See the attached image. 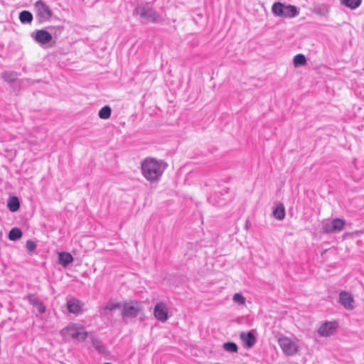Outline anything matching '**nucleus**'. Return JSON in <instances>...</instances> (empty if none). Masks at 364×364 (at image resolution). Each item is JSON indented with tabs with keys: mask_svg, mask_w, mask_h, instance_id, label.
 Instances as JSON below:
<instances>
[{
	"mask_svg": "<svg viewBox=\"0 0 364 364\" xmlns=\"http://www.w3.org/2000/svg\"><path fill=\"white\" fill-rule=\"evenodd\" d=\"M284 4L281 2H275L272 6V11L276 16L282 17L284 14Z\"/></svg>",
	"mask_w": 364,
	"mask_h": 364,
	"instance_id": "nucleus-22",
	"label": "nucleus"
},
{
	"mask_svg": "<svg viewBox=\"0 0 364 364\" xmlns=\"http://www.w3.org/2000/svg\"><path fill=\"white\" fill-rule=\"evenodd\" d=\"M306 63V58L304 54L299 53L296 55L293 59V64L294 67H300Z\"/></svg>",
	"mask_w": 364,
	"mask_h": 364,
	"instance_id": "nucleus-27",
	"label": "nucleus"
},
{
	"mask_svg": "<svg viewBox=\"0 0 364 364\" xmlns=\"http://www.w3.org/2000/svg\"><path fill=\"white\" fill-rule=\"evenodd\" d=\"M240 338L246 348H252L257 342L256 336L252 331L240 333Z\"/></svg>",
	"mask_w": 364,
	"mask_h": 364,
	"instance_id": "nucleus-11",
	"label": "nucleus"
},
{
	"mask_svg": "<svg viewBox=\"0 0 364 364\" xmlns=\"http://www.w3.org/2000/svg\"><path fill=\"white\" fill-rule=\"evenodd\" d=\"M338 302L346 310L351 311L355 308V300L352 294L346 291L339 293Z\"/></svg>",
	"mask_w": 364,
	"mask_h": 364,
	"instance_id": "nucleus-8",
	"label": "nucleus"
},
{
	"mask_svg": "<svg viewBox=\"0 0 364 364\" xmlns=\"http://www.w3.org/2000/svg\"><path fill=\"white\" fill-rule=\"evenodd\" d=\"M228 188H226L225 193H228Z\"/></svg>",
	"mask_w": 364,
	"mask_h": 364,
	"instance_id": "nucleus-32",
	"label": "nucleus"
},
{
	"mask_svg": "<svg viewBox=\"0 0 364 364\" xmlns=\"http://www.w3.org/2000/svg\"><path fill=\"white\" fill-rule=\"evenodd\" d=\"M278 344L283 353L289 356L294 355L299 351V344L297 341L286 336H281L278 338Z\"/></svg>",
	"mask_w": 364,
	"mask_h": 364,
	"instance_id": "nucleus-4",
	"label": "nucleus"
},
{
	"mask_svg": "<svg viewBox=\"0 0 364 364\" xmlns=\"http://www.w3.org/2000/svg\"><path fill=\"white\" fill-rule=\"evenodd\" d=\"M23 299L35 307L39 314H43L46 311V305L41 299H38L36 294H28L23 297Z\"/></svg>",
	"mask_w": 364,
	"mask_h": 364,
	"instance_id": "nucleus-10",
	"label": "nucleus"
},
{
	"mask_svg": "<svg viewBox=\"0 0 364 364\" xmlns=\"http://www.w3.org/2000/svg\"><path fill=\"white\" fill-rule=\"evenodd\" d=\"M111 113V107L108 105H105L100 109L98 112V116L100 119H107L110 117Z\"/></svg>",
	"mask_w": 364,
	"mask_h": 364,
	"instance_id": "nucleus-25",
	"label": "nucleus"
},
{
	"mask_svg": "<svg viewBox=\"0 0 364 364\" xmlns=\"http://www.w3.org/2000/svg\"><path fill=\"white\" fill-rule=\"evenodd\" d=\"M141 309L137 305L125 304L124 306L122 315L123 317L135 318L138 316Z\"/></svg>",
	"mask_w": 364,
	"mask_h": 364,
	"instance_id": "nucleus-13",
	"label": "nucleus"
},
{
	"mask_svg": "<svg viewBox=\"0 0 364 364\" xmlns=\"http://www.w3.org/2000/svg\"><path fill=\"white\" fill-rule=\"evenodd\" d=\"M338 327L336 321H326L318 329V333L322 337H328L334 334Z\"/></svg>",
	"mask_w": 364,
	"mask_h": 364,
	"instance_id": "nucleus-7",
	"label": "nucleus"
},
{
	"mask_svg": "<svg viewBox=\"0 0 364 364\" xmlns=\"http://www.w3.org/2000/svg\"><path fill=\"white\" fill-rule=\"evenodd\" d=\"M104 364H112L111 363H105Z\"/></svg>",
	"mask_w": 364,
	"mask_h": 364,
	"instance_id": "nucleus-33",
	"label": "nucleus"
},
{
	"mask_svg": "<svg viewBox=\"0 0 364 364\" xmlns=\"http://www.w3.org/2000/svg\"><path fill=\"white\" fill-rule=\"evenodd\" d=\"M34 6L36 10V19L40 23L49 21L53 15V11L43 0H38Z\"/></svg>",
	"mask_w": 364,
	"mask_h": 364,
	"instance_id": "nucleus-5",
	"label": "nucleus"
},
{
	"mask_svg": "<svg viewBox=\"0 0 364 364\" xmlns=\"http://www.w3.org/2000/svg\"><path fill=\"white\" fill-rule=\"evenodd\" d=\"M341 3L344 5L345 6L350 8L351 9H355L358 8L362 0H340Z\"/></svg>",
	"mask_w": 364,
	"mask_h": 364,
	"instance_id": "nucleus-28",
	"label": "nucleus"
},
{
	"mask_svg": "<svg viewBox=\"0 0 364 364\" xmlns=\"http://www.w3.org/2000/svg\"><path fill=\"white\" fill-rule=\"evenodd\" d=\"M34 39L36 42L43 45L51 41L52 36L46 30L41 29L36 31Z\"/></svg>",
	"mask_w": 364,
	"mask_h": 364,
	"instance_id": "nucleus-14",
	"label": "nucleus"
},
{
	"mask_svg": "<svg viewBox=\"0 0 364 364\" xmlns=\"http://www.w3.org/2000/svg\"><path fill=\"white\" fill-rule=\"evenodd\" d=\"M217 197H218V193L213 194L208 198V201L214 205L222 206V205H225L228 200H230V198L228 197V198H223L221 199L220 198L219 200H216Z\"/></svg>",
	"mask_w": 364,
	"mask_h": 364,
	"instance_id": "nucleus-23",
	"label": "nucleus"
},
{
	"mask_svg": "<svg viewBox=\"0 0 364 364\" xmlns=\"http://www.w3.org/2000/svg\"><path fill=\"white\" fill-rule=\"evenodd\" d=\"M154 316L159 321H166L168 318L167 305L164 302L156 303L154 309Z\"/></svg>",
	"mask_w": 364,
	"mask_h": 364,
	"instance_id": "nucleus-9",
	"label": "nucleus"
},
{
	"mask_svg": "<svg viewBox=\"0 0 364 364\" xmlns=\"http://www.w3.org/2000/svg\"><path fill=\"white\" fill-rule=\"evenodd\" d=\"M82 302L75 297L71 298L67 301V309L68 311L76 315L82 313Z\"/></svg>",
	"mask_w": 364,
	"mask_h": 364,
	"instance_id": "nucleus-12",
	"label": "nucleus"
},
{
	"mask_svg": "<svg viewBox=\"0 0 364 364\" xmlns=\"http://www.w3.org/2000/svg\"><path fill=\"white\" fill-rule=\"evenodd\" d=\"M285 214V208L282 203L277 205L273 210V216L279 220H283Z\"/></svg>",
	"mask_w": 364,
	"mask_h": 364,
	"instance_id": "nucleus-19",
	"label": "nucleus"
},
{
	"mask_svg": "<svg viewBox=\"0 0 364 364\" xmlns=\"http://www.w3.org/2000/svg\"><path fill=\"white\" fill-rule=\"evenodd\" d=\"M134 16H139L141 22L157 23L163 20L162 15L156 11L150 3H140L133 11Z\"/></svg>",
	"mask_w": 364,
	"mask_h": 364,
	"instance_id": "nucleus-2",
	"label": "nucleus"
},
{
	"mask_svg": "<svg viewBox=\"0 0 364 364\" xmlns=\"http://www.w3.org/2000/svg\"><path fill=\"white\" fill-rule=\"evenodd\" d=\"M120 306L119 303L108 302L105 306V310L113 311Z\"/></svg>",
	"mask_w": 364,
	"mask_h": 364,
	"instance_id": "nucleus-31",
	"label": "nucleus"
},
{
	"mask_svg": "<svg viewBox=\"0 0 364 364\" xmlns=\"http://www.w3.org/2000/svg\"><path fill=\"white\" fill-rule=\"evenodd\" d=\"M91 343L92 346L99 353L105 355L108 353L105 345L97 337L92 336L91 337Z\"/></svg>",
	"mask_w": 364,
	"mask_h": 364,
	"instance_id": "nucleus-17",
	"label": "nucleus"
},
{
	"mask_svg": "<svg viewBox=\"0 0 364 364\" xmlns=\"http://www.w3.org/2000/svg\"><path fill=\"white\" fill-rule=\"evenodd\" d=\"M7 208L11 212H16L20 208V201L17 196H11L7 201Z\"/></svg>",
	"mask_w": 364,
	"mask_h": 364,
	"instance_id": "nucleus-18",
	"label": "nucleus"
},
{
	"mask_svg": "<svg viewBox=\"0 0 364 364\" xmlns=\"http://www.w3.org/2000/svg\"><path fill=\"white\" fill-rule=\"evenodd\" d=\"M345 224V220L341 218L328 220L322 223L321 230L326 234L338 232L344 228Z\"/></svg>",
	"mask_w": 364,
	"mask_h": 364,
	"instance_id": "nucleus-6",
	"label": "nucleus"
},
{
	"mask_svg": "<svg viewBox=\"0 0 364 364\" xmlns=\"http://www.w3.org/2000/svg\"><path fill=\"white\" fill-rule=\"evenodd\" d=\"M1 77L8 83H12L17 79V73L11 71H4L1 74Z\"/></svg>",
	"mask_w": 364,
	"mask_h": 364,
	"instance_id": "nucleus-24",
	"label": "nucleus"
},
{
	"mask_svg": "<svg viewBox=\"0 0 364 364\" xmlns=\"http://www.w3.org/2000/svg\"><path fill=\"white\" fill-rule=\"evenodd\" d=\"M232 300L235 303L239 305H242L245 303V298L241 293H235L233 295Z\"/></svg>",
	"mask_w": 364,
	"mask_h": 364,
	"instance_id": "nucleus-29",
	"label": "nucleus"
},
{
	"mask_svg": "<svg viewBox=\"0 0 364 364\" xmlns=\"http://www.w3.org/2000/svg\"><path fill=\"white\" fill-rule=\"evenodd\" d=\"M36 244L33 240H28L26 243V248L29 252H33L36 249Z\"/></svg>",
	"mask_w": 364,
	"mask_h": 364,
	"instance_id": "nucleus-30",
	"label": "nucleus"
},
{
	"mask_svg": "<svg viewBox=\"0 0 364 364\" xmlns=\"http://www.w3.org/2000/svg\"><path fill=\"white\" fill-rule=\"evenodd\" d=\"M74 260L73 255L68 252H61L58 253V262L63 267H66Z\"/></svg>",
	"mask_w": 364,
	"mask_h": 364,
	"instance_id": "nucleus-15",
	"label": "nucleus"
},
{
	"mask_svg": "<svg viewBox=\"0 0 364 364\" xmlns=\"http://www.w3.org/2000/svg\"><path fill=\"white\" fill-rule=\"evenodd\" d=\"M61 336L67 339L72 338L78 342H83L88 336L87 331L82 325L71 323L60 331Z\"/></svg>",
	"mask_w": 364,
	"mask_h": 364,
	"instance_id": "nucleus-3",
	"label": "nucleus"
},
{
	"mask_svg": "<svg viewBox=\"0 0 364 364\" xmlns=\"http://www.w3.org/2000/svg\"><path fill=\"white\" fill-rule=\"evenodd\" d=\"M223 348L224 350L228 353H237L238 346L233 341L225 342L223 344Z\"/></svg>",
	"mask_w": 364,
	"mask_h": 364,
	"instance_id": "nucleus-26",
	"label": "nucleus"
},
{
	"mask_svg": "<svg viewBox=\"0 0 364 364\" xmlns=\"http://www.w3.org/2000/svg\"><path fill=\"white\" fill-rule=\"evenodd\" d=\"M166 167L164 161L152 157H146L141 163L142 176L150 182L159 181Z\"/></svg>",
	"mask_w": 364,
	"mask_h": 364,
	"instance_id": "nucleus-1",
	"label": "nucleus"
},
{
	"mask_svg": "<svg viewBox=\"0 0 364 364\" xmlns=\"http://www.w3.org/2000/svg\"><path fill=\"white\" fill-rule=\"evenodd\" d=\"M299 14V9L296 6L289 4L284 6L282 17L291 18L297 16Z\"/></svg>",
	"mask_w": 364,
	"mask_h": 364,
	"instance_id": "nucleus-16",
	"label": "nucleus"
},
{
	"mask_svg": "<svg viewBox=\"0 0 364 364\" xmlns=\"http://www.w3.org/2000/svg\"><path fill=\"white\" fill-rule=\"evenodd\" d=\"M23 232L18 228H13L9 232L8 237L11 241H16L22 237Z\"/></svg>",
	"mask_w": 364,
	"mask_h": 364,
	"instance_id": "nucleus-21",
	"label": "nucleus"
},
{
	"mask_svg": "<svg viewBox=\"0 0 364 364\" xmlns=\"http://www.w3.org/2000/svg\"><path fill=\"white\" fill-rule=\"evenodd\" d=\"M18 18L22 23H31L33 21V14L30 11L24 10L19 13Z\"/></svg>",
	"mask_w": 364,
	"mask_h": 364,
	"instance_id": "nucleus-20",
	"label": "nucleus"
}]
</instances>
